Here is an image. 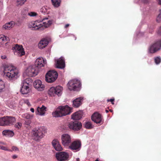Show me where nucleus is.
I'll list each match as a JSON object with an SVG mask.
<instances>
[{
  "label": "nucleus",
  "instance_id": "nucleus-32",
  "mask_svg": "<svg viewBox=\"0 0 161 161\" xmlns=\"http://www.w3.org/2000/svg\"><path fill=\"white\" fill-rule=\"evenodd\" d=\"M22 118L27 119H31L33 117V115H31L28 113L22 114L21 115Z\"/></svg>",
  "mask_w": 161,
  "mask_h": 161
},
{
  "label": "nucleus",
  "instance_id": "nucleus-39",
  "mask_svg": "<svg viewBox=\"0 0 161 161\" xmlns=\"http://www.w3.org/2000/svg\"><path fill=\"white\" fill-rule=\"evenodd\" d=\"M157 21L158 22H161V10H160V13L157 18Z\"/></svg>",
  "mask_w": 161,
  "mask_h": 161
},
{
  "label": "nucleus",
  "instance_id": "nucleus-8",
  "mask_svg": "<svg viewBox=\"0 0 161 161\" xmlns=\"http://www.w3.org/2000/svg\"><path fill=\"white\" fill-rule=\"evenodd\" d=\"M58 76L57 73L54 70L49 71L46 75V80L51 83L55 81Z\"/></svg>",
  "mask_w": 161,
  "mask_h": 161
},
{
  "label": "nucleus",
  "instance_id": "nucleus-41",
  "mask_svg": "<svg viewBox=\"0 0 161 161\" xmlns=\"http://www.w3.org/2000/svg\"><path fill=\"white\" fill-rule=\"evenodd\" d=\"M31 123V121L30 119L27 120H26L25 121V125H29Z\"/></svg>",
  "mask_w": 161,
  "mask_h": 161
},
{
  "label": "nucleus",
  "instance_id": "nucleus-3",
  "mask_svg": "<svg viewBox=\"0 0 161 161\" xmlns=\"http://www.w3.org/2000/svg\"><path fill=\"white\" fill-rule=\"evenodd\" d=\"M72 112V108L68 105L60 106L52 113V115L54 117H61L69 114Z\"/></svg>",
  "mask_w": 161,
  "mask_h": 161
},
{
  "label": "nucleus",
  "instance_id": "nucleus-46",
  "mask_svg": "<svg viewBox=\"0 0 161 161\" xmlns=\"http://www.w3.org/2000/svg\"><path fill=\"white\" fill-rule=\"evenodd\" d=\"M1 58L2 59H4L6 58V56L5 55H4L3 56H1Z\"/></svg>",
  "mask_w": 161,
  "mask_h": 161
},
{
  "label": "nucleus",
  "instance_id": "nucleus-48",
  "mask_svg": "<svg viewBox=\"0 0 161 161\" xmlns=\"http://www.w3.org/2000/svg\"><path fill=\"white\" fill-rule=\"evenodd\" d=\"M158 2L159 4L161 5V0H158Z\"/></svg>",
  "mask_w": 161,
  "mask_h": 161
},
{
  "label": "nucleus",
  "instance_id": "nucleus-27",
  "mask_svg": "<svg viewBox=\"0 0 161 161\" xmlns=\"http://www.w3.org/2000/svg\"><path fill=\"white\" fill-rule=\"evenodd\" d=\"M2 134L4 135H6L9 137H12L14 135L13 131L9 130H3L2 132Z\"/></svg>",
  "mask_w": 161,
  "mask_h": 161
},
{
  "label": "nucleus",
  "instance_id": "nucleus-30",
  "mask_svg": "<svg viewBox=\"0 0 161 161\" xmlns=\"http://www.w3.org/2000/svg\"><path fill=\"white\" fill-rule=\"evenodd\" d=\"M27 0H16L15 5L17 7H20L23 5L26 2Z\"/></svg>",
  "mask_w": 161,
  "mask_h": 161
},
{
  "label": "nucleus",
  "instance_id": "nucleus-22",
  "mask_svg": "<svg viewBox=\"0 0 161 161\" xmlns=\"http://www.w3.org/2000/svg\"><path fill=\"white\" fill-rule=\"evenodd\" d=\"M82 113L81 111L77 112L71 115V118L75 120H79L82 117Z\"/></svg>",
  "mask_w": 161,
  "mask_h": 161
},
{
  "label": "nucleus",
  "instance_id": "nucleus-35",
  "mask_svg": "<svg viewBox=\"0 0 161 161\" xmlns=\"http://www.w3.org/2000/svg\"><path fill=\"white\" fill-rule=\"evenodd\" d=\"M154 61L155 63L158 64L161 62V58L159 56L157 57L154 58Z\"/></svg>",
  "mask_w": 161,
  "mask_h": 161
},
{
  "label": "nucleus",
  "instance_id": "nucleus-10",
  "mask_svg": "<svg viewBox=\"0 0 161 161\" xmlns=\"http://www.w3.org/2000/svg\"><path fill=\"white\" fill-rule=\"evenodd\" d=\"M12 49L14 54L18 56H21L25 54L24 48L21 45L16 44L12 47Z\"/></svg>",
  "mask_w": 161,
  "mask_h": 161
},
{
  "label": "nucleus",
  "instance_id": "nucleus-34",
  "mask_svg": "<svg viewBox=\"0 0 161 161\" xmlns=\"http://www.w3.org/2000/svg\"><path fill=\"white\" fill-rule=\"evenodd\" d=\"M8 151L10 152H19V148L17 147L13 146L11 147V149H9Z\"/></svg>",
  "mask_w": 161,
  "mask_h": 161
},
{
  "label": "nucleus",
  "instance_id": "nucleus-25",
  "mask_svg": "<svg viewBox=\"0 0 161 161\" xmlns=\"http://www.w3.org/2000/svg\"><path fill=\"white\" fill-rule=\"evenodd\" d=\"M48 41L47 39H43L40 41L38 44V47L40 49H42L47 46Z\"/></svg>",
  "mask_w": 161,
  "mask_h": 161
},
{
  "label": "nucleus",
  "instance_id": "nucleus-42",
  "mask_svg": "<svg viewBox=\"0 0 161 161\" xmlns=\"http://www.w3.org/2000/svg\"><path fill=\"white\" fill-rule=\"evenodd\" d=\"M25 103H26L28 106H30L31 104L29 101L28 100H25L24 101Z\"/></svg>",
  "mask_w": 161,
  "mask_h": 161
},
{
  "label": "nucleus",
  "instance_id": "nucleus-40",
  "mask_svg": "<svg viewBox=\"0 0 161 161\" xmlns=\"http://www.w3.org/2000/svg\"><path fill=\"white\" fill-rule=\"evenodd\" d=\"M0 149L5 151H8V150H9V149L7 147L2 146H0Z\"/></svg>",
  "mask_w": 161,
  "mask_h": 161
},
{
  "label": "nucleus",
  "instance_id": "nucleus-29",
  "mask_svg": "<svg viewBox=\"0 0 161 161\" xmlns=\"http://www.w3.org/2000/svg\"><path fill=\"white\" fill-rule=\"evenodd\" d=\"M48 94L51 96H55L56 95L55 87H51L48 90Z\"/></svg>",
  "mask_w": 161,
  "mask_h": 161
},
{
  "label": "nucleus",
  "instance_id": "nucleus-45",
  "mask_svg": "<svg viewBox=\"0 0 161 161\" xmlns=\"http://www.w3.org/2000/svg\"><path fill=\"white\" fill-rule=\"evenodd\" d=\"M148 2V0H143L142 3H147Z\"/></svg>",
  "mask_w": 161,
  "mask_h": 161
},
{
  "label": "nucleus",
  "instance_id": "nucleus-17",
  "mask_svg": "<svg viewBox=\"0 0 161 161\" xmlns=\"http://www.w3.org/2000/svg\"><path fill=\"white\" fill-rule=\"evenodd\" d=\"M56 157L57 159L60 161L67 160L69 157L68 154L65 152H61L56 153Z\"/></svg>",
  "mask_w": 161,
  "mask_h": 161
},
{
  "label": "nucleus",
  "instance_id": "nucleus-4",
  "mask_svg": "<svg viewBox=\"0 0 161 161\" xmlns=\"http://www.w3.org/2000/svg\"><path fill=\"white\" fill-rule=\"evenodd\" d=\"M47 130L46 128L44 126L35 128L32 130V136L36 140H40L44 137Z\"/></svg>",
  "mask_w": 161,
  "mask_h": 161
},
{
  "label": "nucleus",
  "instance_id": "nucleus-33",
  "mask_svg": "<svg viewBox=\"0 0 161 161\" xmlns=\"http://www.w3.org/2000/svg\"><path fill=\"white\" fill-rule=\"evenodd\" d=\"M5 88V83L4 81L0 79V92L4 91Z\"/></svg>",
  "mask_w": 161,
  "mask_h": 161
},
{
  "label": "nucleus",
  "instance_id": "nucleus-23",
  "mask_svg": "<svg viewBox=\"0 0 161 161\" xmlns=\"http://www.w3.org/2000/svg\"><path fill=\"white\" fill-rule=\"evenodd\" d=\"M82 98L80 97L74 100L73 102V106L74 107L77 108L80 106L82 104Z\"/></svg>",
  "mask_w": 161,
  "mask_h": 161
},
{
  "label": "nucleus",
  "instance_id": "nucleus-26",
  "mask_svg": "<svg viewBox=\"0 0 161 161\" xmlns=\"http://www.w3.org/2000/svg\"><path fill=\"white\" fill-rule=\"evenodd\" d=\"M9 40V38L8 37L2 35H0V44L1 45L6 44Z\"/></svg>",
  "mask_w": 161,
  "mask_h": 161
},
{
  "label": "nucleus",
  "instance_id": "nucleus-52",
  "mask_svg": "<svg viewBox=\"0 0 161 161\" xmlns=\"http://www.w3.org/2000/svg\"><path fill=\"white\" fill-rule=\"evenodd\" d=\"M109 111L111 112H113V110L112 109H110Z\"/></svg>",
  "mask_w": 161,
  "mask_h": 161
},
{
  "label": "nucleus",
  "instance_id": "nucleus-15",
  "mask_svg": "<svg viewBox=\"0 0 161 161\" xmlns=\"http://www.w3.org/2000/svg\"><path fill=\"white\" fill-rule=\"evenodd\" d=\"M46 60L42 57L37 58L35 61V66L37 68H40L43 67L46 64Z\"/></svg>",
  "mask_w": 161,
  "mask_h": 161
},
{
  "label": "nucleus",
  "instance_id": "nucleus-50",
  "mask_svg": "<svg viewBox=\"0 0 161 161\" xmlns=\"http://www.w3.org/2000/svg\"><path fill=\"white\" fill-rule=\"evenodd\" d=\"M159 33H161V27H160L159 29Z\"/></svg>",
  "mask_w": 161,
  "mask_h": 161
},
{
  "label": "nucleus",
  "instance_id": "nucleus-1",
  "mask_svg": "<svg viewBox=\"0 0 161 161\" xmlns=\"http://www.w3.org/2000/svg\"><path fill=\"white\" fill-rule=\"evenodd\" d=\"M3 68L4 77L9 80H14L17 79L19 76V69L14 66L4 65Z\"/></svg>",
  "mask_w": 161,
  "mask_h": 161
},
{
  "label": "nucleus",
  "instance_id": "nucleus-14",
  "mask_svg": "<svg viewBox=\"0 0 161 161\" xmlns=\"http://www.w3.org/2000/svg\"><path fill=\"white\" fill-rule=\"evenodd\" d=\"M68 126L70 129L75 130H78L81 128L82 124L80 122L75 121L69 123Z\"/></svg>",
  "mask_w": 161,
  "mask_h": 161
},
{
  "label": "nucleus",
  "instance_id": "nucleus-5",
  "mask_svg": "<svg viewBox=\"0 0 161 161\" xmlns=\"http://www.w3.org/2000/svg\"><path fill=\"white\" fill-rule=\"evenodd\" d=\"M16 121L15 118L13 116H5L0 118V125L10 126Z\"/></svg>",
  "mask_w": 161,
  "mask_h": 161
},
{
  "label": "nucleus",
  "instance_id": "nucleus-16",
  "mask_svg": "<svg viewBox=\"0 0 161 161\" xmlns=\"http://www.w3.org/2000/svg\"><path fill=\"white\" fill-rule=\"evenodd\" d=\"M55 65L56 67L58 69H63L65 67V61L64 58L61 57L55 60Z\"/></svg>",
  "mask_w": 161,
  "mask_h": 161
},
{
  "label": "nucleus",
  "instance_id": "nucleus-53",
  "mask_svg": "<svg viewBox=\"0 0 161 161\" xmlns=\"http://www.w3.org/2000/svg\"><path fill=\"white\" fill-rule=\"evenodd\" d=\"M106 112L107 113H108V110H106Z\"/></svg>",
  "mask_w": 161,
  "mask_h": 161
},
{
  "label": "nucleus",
  "instance_id": "nucleus-37",
  "mask_svg": "<svg viewBox=\"0 0 161 161\" xmlns=\"http://www.w3.org/2000/svg\"><path fill=\"white\" fill-rule=\"evenodd\" d=\"M85 127L87 129H90L92 128V124L90 122H87L85 123Z\"/></svg>",
  "mask_w": 161,
  "mask_h": 161
},
{
  "label": "nucleus",
  "instance_id": "nucleus-55",
  "mask_svg": "<svg viewBox=\"0 0 161 161\" xmlns=\"http://www.w3.org/2000/svg\"><path fill=\"white\" fill-rule=\"evenodd\" d=\"M1 143V142H0V144Z\"/></svg>",
  "mask_w": 161,
  "mask_h": 161
},
{
  "label": "nucleus",
  "instance_id": "nucleus-11",
  "mask_svg": "<svg viewBox=\"0 0 161 161\" xmlns=\"http://www.w3.org/2000/svg\"><path fill=\"white\" fill-rule=\"evenodd\" d=\"M61 143L65 147H68L71 142V136L69 134L64 133L61 136Z\"/></svg>",
  "mask_w": 161,
  "mask_h": 161
},
{
  "label": "nucleus",
  "instance_id": "nucleus-31",
  "mask_svg": "<svg viewBox=\"0 0 161 161\" xmlns=\"http://www.w3.org/2000/svg\"><path fill=\"white\" fill-rule=\"evenodd\" d=\"M51 1L54 7L58 8L60 6L61 0H51Z\"/></svg>",
  "mask_w": 161,
  "mask_h": 161
},
{
  "label": "nucleus",
  "instance_id": "nucleus-44",
  "mask_svg": "<svg viewBox=\"0 0 161 161\" xmlns=\"http://www.w3.org/2000/svg\"><path fill=\"white\" fill-rule=\"evenodd\" d=\"M114 99H111L110 100L108 99V100H107V101L108 102H109V101L111 102V103H112L113 104H114Z\"/></svg>",
  "mask_w": 161,
  "mask_h": 161
},
{
  "label": "nucleus",
  "instance_id": "nucleus-13",
  "mask_svg": "<svg viewBox=\"0 0 161 161\" xmlns=\"http://www.w3.org/2000/svg\"><path fill=\"white\" fill-rule=\"evenodd\" d=\"M71 143L70 145L68 146L69 149L75 152L80 150L81 147V143L80 141L76 140Z\"/></svg>",
  "mask_w": 161,
  "mask_h": 161
},
{
  "label": "nucleus",
  "instance_id": "nucleus-12",
  "mask_svg": "<svg viewBox=\"0 0 161 161\" xmlns=\"http://www.w3.org/2000/svg\"><path fill=\"white\" fill-rule=\"evenodd\" d=\"M161 48V41H158L151 45L148 48L149 53H153L160 50Z\"/></svg>",
  "mask_w": 161,
  "mask_h": 161
},
{
  "label": "nucleus",
  "instance_id": "nucleus-47",
  "mask_svg": "<svg viewBox=\"0 0 161 161\" xmlns=\"http://www.w3.org/2000/svg\"><path fill=\"white\" fill-rule=\"evenodd\" d=\"M30 111L32 112V113H34V109L33 108H31V109H30Z\"/></svg>",
  "mask_w": 161,
  "mask_h": 161
},
{
  "label": "nucleus",
  "instance_id": "nucleus-36",
  "mask_svg": "<svg viewBox=\"0 0 161 161\" xmlns=\"http://www.w3.org/2000/svg\"><path fill=\"white\" fill-rule=\"evenodd\" d=\"M22 126V123L20 122H17L14 125V127L17 129H19Z\"/></svg>",
  "mask_w": 161,
  "mask_h": 161
},
{
  "label": "nucleus",
  "instance_id": "nucleus-20",
  "mask_svg": "<svg viewBox=\"0 0 161 161\" xmlns=\"http://www.w3.org/2000/svg\"><path fill=\"white\" fill-rule=\"evenodd\" d=\"M92 119L94 122L99 123L102 120L101 115L98 113H95L92 116Z\"/></svg>",
  "mask_w": 161,
  "mask_h": 161
},
{
  "label": "nucleus",
  "instance_id": "nucleus-24",
  "mask_svg": "<svg viewBox=\"0 0 161 161\" xmlns=\"http://www.w3.org/2000/svg\"><path fill=\"white\" fill-rule=\"evenodd\" d=\"M15 24L14 22L11 21L4 25L3 26V28L5 30H10L14 26Z\"/></svg>",
  "mask_w": 161,
  "mask_h": 161
},
{
  "label": "nucleus",
  "instance_id": "nucleus-51",
  "mask_svg": "<svg viewBox=\"0 0 161 161\" xmlns=\"http://www.w3.org/2000/svg\"><path fill=\"white\" fill-rule=\"evenodd\" d=\"M76 161H80V159L79 158H77L76 159Z\"/></svg>",
  "mask_w": 161,
  "mask_h": 161
},
{
  "label": "nucleus",
  "instance_id": "nucleus-6",
  "mask_svg": "<svg viewBox=\"0 0 161 161\" xmlns=\"http://www.w3.org/2000/svg\"><path fill=\"white\" fill-rule=\"evenodd\" d=\"M31 82V80L29 78L24 79L22 82V87L20 92L22 94H27L31 91L29 87L30 84Z\"/></svg>",
  "mask_w": 161,
  "mask_h": 161
},
{
  "label": "nucleus",
  "instance_id": "nucleus-54",
  "mask_svg": "<svg viewBox=\"0 0 161 161\" xmlns=\"http://www.w3.org/2000/svg\"><path fill=\"white\" fill-rule=\"evenodd\" d=\"M95 161H99V160L98 159H97Z\"/></svg>",
  "mask_w": 161,
  "mask_h": 161
},
{
  "label": "nucleus",
  "instance_id": "nucleus-28",
  "mask_svg": "<svg viewBox=\"0 0 161 161\" xmlns=\"http://www.w3.org/2000/svg\"><path fill=\"white\" fill-rule=\"evenodd\" d=\"M55 90L56 95L59 96L62 93L63 88L61 86H58L55 87Z\"/></svg>",
  "mask_w": 161,
  "mask_h": 161
},
{
  "label": "nucleus",
  "instance_id": "nucleus-49",
  "mask_svg": "<svg viewBox=\"0 0 161 161\" xmlns=\"http://www.w3.org/2000/svg\"><path fill=\"white\" fill-rule=\"evenodd\" d=\"M69 24H67L65 26V28H67V27L69 26Z\"/></svg>",
  "mask_w": 161,
  "mask_h": 161
},
{
  "label": "nucleus",
  "instance_id": "nucleus-7",
  "mask_svg": "<svg viewBox=\"0 0 161 161\" xmlns=\"http://www.w3.org/2000/svg\"><path fill=\"white\" fill-rule=\"evenodd\" d=\"M81 86L80 81L76 79H74L70 80L68 84V86L70 90H79Z\"/></svg>",
  "mask_w": 161,
  "mask_h": 161
},
{
  "label": "nucleus",
  "instance_id": "nucleus-18",
  "mask_svg": "<svg viewBox=\"0 0 161 161\" xmlns=\"http://www.w3.org/2000/svg\"><path fill=\"white\" fill-rule=\"evenodd\" d=\"M34 87L38 91H42L45 88L44 85L42 83L41 81L39 80H35L33 83Z\"/></svg>",
  "mask_w": 161,
  "mask_h": 161
},
{
  "label": "nucleus",
  "instance_id": "nucleus-9",
  "mask_svg": "<svg viewBox=\"0 0 161 161\" xmlns=\"http://www.w3.org/2000/svg\"><path fill=\"white\" fill-rule=\"evenodd\" d=\"M25 73L29 76L33 77L38 74V70L35 65H31L27 67Z\"/></svg>",
  "mask_w": 161,
  "mask_h": 161
},
{
  "label": "nucleus",
  "instance_id": "nucleus-38",
  "mask_svg": "<svg viewBox=\"0 0 161 161\" xmlns=\"http://www.w3.org/2000/svg\"><path fill=\"white\" fill-rule=\"evenodd\" d=\"M28 15L30 17H35L37 15V14L35 12H31L28 13Z\"/></svg>",
  "mask_w": 161,
  "mask_h": 161
},
{
  "label": "nucleus",
  "instance_id": "nucleus-43",
  "mask_svg": "<svg viewBox=\"0 0 161 161\" xmlns=\"http://www.w3.org/2000/svg\"><path fill=\"white\" fill-rule=\"evenodd\" d=\"M18 155L16 154L13 155L12 156V158L13 159H15L18 158Z\"/></svg>",
  "mask_w": 161,
  "mask_h": 161
},
{
  "label": "nucleus",
  "instance_id": "nucleus-2",
  "mask_svg": "<svg viewBox=\"0 0 161 161\" xmlns=\"http://www.w3.org/2000/svg\"><path fill=\"white\" fill-rule=\"evenodd\" d=\"M52 22L48 20L47 18H44L41 20H37L30 22L28 24V27L32 30H36L39 29L43 26L47 27L50 26Z\"/></svg>",
  "mask_w": 161,
  "mask_h": 161
},
{
  "label": "nucleus",
  "instance_id": "nucleus-19",
  "mask_svg": "<svg viewBox=\"0 0 161 161\" xmlns=\"http://www.w3.org/2000/svg\"><path fill=\"white\" fill-rule=\"evenodd\" d=\"M52 143L56 150L60 151L63 150V148L58 140L54 139L52 141Z\"/></svg>",
  "mask_w": 161,
  "mask_h": 161
},
{
  "label": "nucleus",
  "instance_id": "nucleus-21",
  "mask_svg": "<svg viewBox=\"0 0 161 161\" xmlns=\"http://www.w3.org/2000/svg\"><path fill=\"white\" fill-rule=\"evenodd\" d=\"M46 111V108L43 105L41 107H38L37 108V111H36L35 113L36 115L42 116L45 115Z\"/></svg>",
  "mask_w": 161,
  "mask_h": 161
}]
</instances>
